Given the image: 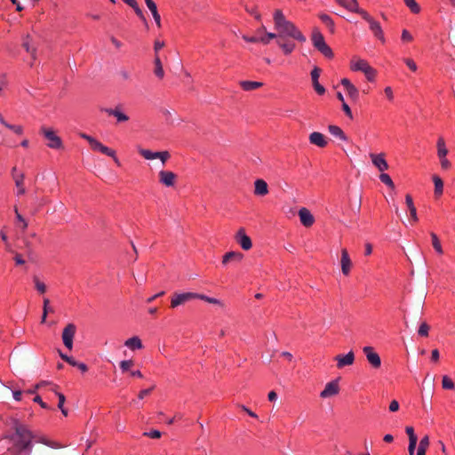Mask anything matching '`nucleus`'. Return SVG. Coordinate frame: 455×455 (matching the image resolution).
I'll return each mask as SVG.
<instances>
[{
  "mask_svg": "<svg viewBox=\"0 0 455 455\" xmlns=\"http://www.w3.org/2000/svg\"><path fill=\"white\" fill-rule=\"evenodd\" d=\"M433 181L435 184V195L436 196H440L443 191V182L437 175L433 176Z\"/></svg>",
  "mask_w": 455,
  "mask_h": 455,
  "instance_id": "obj_31",
  "label": "nucleus"
},
{
  "mask_svg": "<svg viewBox=\"0 0 455 455\" xmlns=\"http://www.w3.org/2000/svg\"><path fill=\"white\" fill-rule=\"evenodd\" d=\"M22 46L26 52L31 54L32 58L35 60L36 49L30 45V37L28 35L26 36V37L23 39Z\"/></svg>",
  "mask_w": 455,
  "mask_h": 455,
  "instance_id": "obj_34",
  "label": "nucleus"
},
{
  "mask_svg": "<svg viewBox=\"0 0 455 455\" xmlns=\"http://www.w3.org/2000/svg\"><path fill=\"white\" fill-rule=\"evenodd\" d=\"M154 386L150 388H146V389H142L140 391L139 395H138V398L140 400H142L146 395H149L152 390L154 389Z\"/></svg>",
  "mask_w": 455,
  "mask_h": 455,
  "instance_id": "obj_62",
  "label": "nucleus"
},
{
  "mask_svg": "<svg viewBox=\"0 0 455 455\" xmlns=\"http://www.w3.org/2000/svg\"><path fill=\"white\" fill-rule=\"evenodd\" d=\"M91 148L92 150L94 151H100V148H101V147L103 146V144L101 142H100L99 140H97L96 139H94L92 143L90 144Z\"/></svg>",
  "mask_w": 455,
  "mask_h": 455,
  "instance_id": "obj_63",
  "label": "nucleus"
},
{
  "mask_svg": "<svg viewBox=\"0 0 455 455\" xmlns=\"http://www.w3.org/2000/svg\"><path fill=\"white\" fill-rule=\"evenodd\" d=\"M406 6L411 10L413 13H419L420 12V7L417 4L415 0H403Z\"/></svg>",
  "mask_w": 455,
  "mask_h": 455,
  "instance_id": "obj_38",
  "label": "nucleus"
},
{
  "mask_svg": "<svg viewBox=\"0 0 455 455\" xmlns=\"http://www.w3.org/2000/svg\"><path fill=\"white\" fill-rule=\"evenodd\" d=\"M313 87L315 91L317 92V94L323 95L325 93V88L322 84H320L319 81L314 83Z\"/></svg>",
  "mask_w": 455,
  "mask_h": 455,
  "instance_id": "obj_57",
  "label": "nucleus"
},
{
  "mask_svg": "<svg viewBox=\"0 0 455 455\" xmlns=\"http://www.w3.org/2000/svg\"><path fill=\"white\" fill-rule=\"evenodd\" d=\"M363 73L365 75L367 80L370 82L373 81L375 78V76H376L375 69L373 68H371V66H369L366 69H364Z\"/></svg>",
  "mask_w": 455,
  "mask_h": 455,
  "instance_id": "obj_44",
  "label": "nucleus"
},
{
  "mask_svg": "<svg viewBox=\"0 0 455 455\" xmlns=\"http://www.w3.org/2000/svg\"><path fill=\"white\" fill-rule=\"evenodd\" d=\"M40 132L48 140V148L52 149H60L62 148L61 139L55 133V132L52 128L42 126L40 129Z\"/></svg>",
  "mask_w": 455,
  "mask_h": 455,
  "instance_id": "obj_5",
  "label": "nucleus"
},
{
  "mask_svg": "<svg viewBox=\"0 0 455 455\" xmlns=\"http://www.w3.org/2000/svg\"><path fill=\"white\" fill-rule=\"evenodd\" d=\"M57 386L54 385L53 387L52 388V390L56 394V395L58 396V399H59V403H58V408L59 409H62L64 407V403H65V401H66V397L65 395L62 394V393H60L57 391Z\"/></svg>",
  "mask_w": 455,
  "mask_h": 455,
  "instance_id": "obj_40",
  "label": "nucleus"
},
{
  "mask_svg": "<svg viewBox=\"0 0 455 455\" xmlns=\"http://www.w3.org/2000/svg\"><path fill=\"white\" fill-rule=\"evenodd\" d=\"M328 131L333 137L339 139L341 141L347 142L348 140L347 136L345 134L343 130L338 125H329Z\"/></svg>",
  "mask_w": 455,
  "mask_h": 455,
  "instance_id": "obj_24",
  "label": "nucleus"
},
{
  "mask_svg": "<svg viewBox=\"0 0 455 455\" xmlns=\"http://www.w3.org/2000/svg\"><path fill=\"white\" fill-rule=\"evenodd\" d=\"M379 180L382 183H384L389 188H391V189L395 188V184H394L391 177L387 173H385L384 172H381L379 175Z\"/></svg>",
  "mask_w": 455,
  "mask_h": 455,
  "instance_id": "obj_35",
  "label": "nucleus"
},
{
  "mask_svg": "<svg viewBox=\"0 0 455 455\" xmlns=\"http://www.w3.org/2000/svg\"><path fill=\"white\" fill-rule=\"evenodd\" d=\"M342 110L345 112L346 116L349 119H353L354 118L352 111H351V108H350V107L346 102H343V104H342Z\"/></svg>",
  "mask_w": 455,
  "mask_h": 455,
  "instance_id": "obj_59",
  "label": "nucleus"
},
{
  "mask_svg": "<svg viewBox=\"0 0 455 455\" xmlns=\"http://www.w3.org/2000/svg\"><path fill=\"white\" fill-rule=\"evenodd\" d=\"M437 147V156L438 158H443L446 156L448 154V149L446 148L445 141L443 137H439L436 142Z\"/></svg>",
  "mask_w": 455,
  "mask_h": 455,
  "instance_id": "obj_29",
  "label": "nucleus"
},
{
  "mask_svg": "<svg viewBox=\"0 0 455 455\" xmlns=\"http://www.w3.org/2000/svg\"><path fill=\"white\" fill-rule=\"evenodd\" d=\"M403 62L413 72L417 71L418 66L412 59L404 58Z\"/></svg>",
  "mask_w": 455,
  "mask_h": 455,
  "instance_id": "obj_48",
  "label": "nucleus"
},
{
  "mask_svg": "<svg viewBox=\"0 0 455 455\" xmlns=\"http://www.w3.org/2000/svg\"><path fill=\"white\" fill-rule=\"evenodd\" d=\"M339 387L338 380L337 379L332 380V381L328 382L325 385L323 390H322L320 393V397H322L323 399L329 398V397H331V396L339 394Z\"/></svg>",
  "mask_w": 455,
  "mask_h": 455,
  "instance_id": "obj_12",
  "label": "nucleus"
},
{
  "mask_svg": "<svg viewBox=\"0 0 455 455\" xmlns=\"http://www.w3.org/2000/svg\"><path fill=\"white\" fill-rule=\"evenodd\" d=\"M60 356L61 357L62 360H64L65 362H67L68 363H69L70 365L74 366L76 365V363L77 361H76L74 359V357L72 356H69L66 354H63L62 352L60 351Z\"/></svg>",
  "mask_w": 455,
  "mask_h": 455,
  "instance_id": "obj_50",
  "label": "nucleus"
},
{
  "mask_svg": "<svg viewBox=\"0 0 455 455\" xmlns=\"http://www.w3.org/2000/svg\"><path fill=\"white\" fill-rule=\"evenodd\" d=\"M340 265L341 271L344 275H348L352 267V261L348 255L347 249L343 248L341 250V258H340Z\"/></svg>",
  "mask_w": 455,
  "mask_h": 455,
  "instance_id": "obj_18",
  "label": "nucleus"
},
{
  "mask_svg": "<svg viewBox=\"0 0 455 455\" xmlns=\"http://www.w3.org/2000/svg\"><path fill=\"white\" fill-rule=\"evenodd\" d=\"M155 75L160 79L163 78L164 76L162 62L158 56H156L155 59Z\"/></svg>",
  "mask_w": 455,
  "mask_h": 455,
  "instance_id": "obj_33",
  "label": "nucleus"
},
{
  "mask_svg": "<svg viewBox=\"0 0 455 455\" xmlns=\"http://www.w3.org/2000/svg\"><path fill=\"white\" fill-rule=\"evenodd\" d=\"M76 332V326L74 323H68L62 331V341L64 346L68 349L73 348V339Z\"/></svg>",
  "mask_w": 455,
  "mask_h": 455,
  "instance_id": "obj_6",
  "label": "nucleus"
},
{
  "mask_svg": "<svg viewBox=\"0 0 455 455\" xmlns=\"http://www.w3.org/2000/svg\"><path fill=\"white\" fill-rule=\"evenodd\" d=\"M321 69L317 67H315L310 73L312 84L318 82L320 76Z\"/></svg>",
  "mask_w": 455,
  "mask_h": 455,
  "instance_id": "obj_49",
  "label": "nucleus"
},
{
  "mask_svg": "<svg viewBox=\"0 0 455 455\" xmlns=\"http://www.w3.org/2000/svg\"><path fill=\"white\" fill-rule=\"evenodd\" d=\"M196 299H199L204 300V301H206L208 303H211V304H216V305H220V301L218 299H215V298H212V297H208L206 295L200 294V293H197V297Z\"/></svg>",
  "mask_w": 455,
  "mask_h": 455,
  "instance_id": "obj_43",
  "label": "nucleus"
},
{
  "mask_svg": "<svg viewBox=\"0 0 455 455\" xmlns=\"http://www.w3.org/2000/svg\"><path fill=\"white\" fill-rule=\"evenodd\" d=\"M156 154L157 155L156 158H159L163 164H164L167 159L170 157L168 151L156 152Z\"/></svg>",
  "mask_w": 455,
  "mask_h": 455,
  "instance_id": "obj_54",
  "label": "nucleus"
},
{
  "mask_svg": "<svg viewBox=\"0 0 455 455\" xmlns=\"http://www.w3.org/2000/svg\"><path fill=\"white\" fill-rule=\"evenodd\" d=\"M5 127L12 130L16 134L20 135L23 133V127L21 125H14L8 123Z\"/></svg>",
  "mask_w": 455,
  "mask_h": 455,
  "instance_id": "obj_51",
  "label": "nucleus"
},
{
  "mask_svg": "<svg viewBox=\"0 0 455 455\" xmlns=\"http://www.w3.org/2000/svg\"><path fill=\"white\" fill-rule=\"evenodd\" d=\"M312 44L324 57L331 59L333 52L331 48L325 43L323 36L318 29H315L312 34Z\"/></svg>",
  "mask_w": 455,
  "mask_h": 455,
  "instance_id": "obj_3",
  "label": "nucleus"
},
{
  "mask_svg": "<svg viewBox=\"0 0 455 455\" xmlns=\"http://www.w3.org/2000/svg\"><path fill=\"white\" fill-rule=\"evenodd\" d=\"M401 39L403 42H411V41H412L413 37H412L411 34L407 29H403L402 31Z\"/></svg>",
  "mask_w": 455,
  "mask_h": 455,
  "instance_id": "obj_58",
  "label": "nucleus"
},
{
  "mask_svg": "<svg viewBox=\"0 0 455 455\" xmlns=\"http://www.w3.org/2000/svg\"><path fill=\"white\" fill-rule=\"evenodd\" d=\"M132 8L134 10L135 13L137 14V16L140 18V20L146 25L148 26V20L142 12V10L140 8V6L138 5V4L136 3L135 5L132 6Z\"/></svg>",
  "mask_w": 455,
  "mask_h": 455,
  "instance_id": "obj_42",
  "label": "nucleus"
},
{
  "mask_svg": "<svg viewBox=\"0 0 455 455\" xmlns=\"http://www.w3.org/2000/svg\"><path fill=\"white\" fill-rule=\"evenodd\" d=\"M429 446V438L427 435H425L422 437L419 441V444L418 446V450H421L423 451H427V448Z\"/></svg>",
  "mask_w": 455,
  "mask_h": 455,
  "instance_id": "obj_46",
  "label": "nucleus"
},
{
  "mask_svg": "<svg viewBox=\"0 0 455 455\" xmlns=\"http://www.w3.org/2000/svg\"><path fill=\"white\" fill-rule=\"evenodd\" d=\"M33 401L36 403H38L43 409H45V410H51L52 408L46 403H44L41 396L40 395H36L33 399Z\"/></svg>",
  "mask_w": 455,
  "mask_h": 455,
  "instance_id": "obj_55",
  "label": "nucleus"
},
{
  "mask_svg": "<svg viewBox=\"0 0 455 455\" xmlns=\"http://www.w3.org/2000/svg\"><path fill=\"white\" fill-rule=\"evenodd\" d=\"M99 152H100V153H102V154L111 157V156H115V152L116 151L111 149V148H108L107 146L103 145L101 147V148H100Z\"/></svg>",
  "mask_w": 455,
  "mask_h": 455,
  "instance_id": "obj_56",
  "label": "nucleus"
},
{
  "mask_svg": "<svg viewBox=\"0 0 455 455\" xmlns=\"http://www.w3.org/2000/svg\"><path fill=\"white\" fill-rule=\"evenodd\" d=\"M263 84L261 82H256V81H241L240 86L243 90L246 92L253 91L255 89H258L261 87Z\"/></svg>",
  "mask_w": 455,
  "mask_h": 455,
  "instance_id": "obj_27",
  "label": "nucleus"
},
{
  "mask_svg": "<svg viewBox=\"0 0 455 455\" xmlns=\"http://www.w3.org/2000/svg\"><path fill=\"white\" fill-rule=\"evenodd\" d=\"M319 18L322 20V22L330 29V31L333 33L335 25L331 17L329 16L328 14L323 13L319 16Z\"/></svg>",
  "mask_w": 455,
  "mask_h": 455,
  "instance_id": "obj_32",
  "label": "nucleus"
},
{
  "mask_svg": "<svg viewBox=\"0 0 455 455\" xmlns=\"http://www.w3.org/2000/svg\"><path fill=\"white\" fill-rule=\"evenodd\" d=\"M429 326L427 323H422L418 330V333L419 336L427 337L428 335Z\"/></svg>",
  "mask_w": 455,
  "mask_h": 455,
  "instance_id": "obj_47",
  "label": "nucleus"
},
{
  "mask_svg": "<svg viewBox=\"0 0 455 455\" xmlns=\"http://www.w3.org/2000/svg\"><path fill=\"white\" fill-rule=\"evenodd\" d=\"M259 42L263 44H268L270 43V40L275 39L276 44L279 46V37L277 33L274 32H267L264 36L259 37Z\"/></svg>",
  "mask_w": 455,
  "mask_h": 455,
  "instance_id": "obj_30",
  "label": "nucleus"
},
{
  "mask_svg": "<svg viewBox=\"0 0 455 455\" xmlns=\"http://www.w3.org/2000/svg\"><path fill=\"white\" fill-rule=\"evenodd\" d=\"M309 142L319 148H324L328 143L323 134L319 132H313L310 133Z\"/></svg>",
  "mask_w": 455,
  "mask_h": 455,
  "instance_id": "obj_20",
  "label": "nucleus"
},
{
  "mask_svg": "<svg viewBox=\"0 0 455 455\" xmlns=\"http://www.w3.org/2000/svg\"><path fill=\"white\" fill-rule=\"evenodd\" d=\"M124 346L132 350L142 348V342L137 336L132 337L125 340Z\"/></svg>",
  "mask_w": 455,
  "mask_h": 455,
  "instance_id": "obj_26",
  "label": "nucleus"
},
{
  "mask_svg": "<svg viewBox=\"0 0 455 455\" xmlns=\"http://www.w3.org/2000/svg\"><path fill=\"white\" fill-rule=\"evenodd\" d=\"M16 172H17V168L13 167L12 170V175L14 180L15 186L17 188L16 195L18 196H20L26 193V189L23 186V181H24L25 176L23 173H16Z\"/></svg>",
  "mask_w": 455,
  "mask_h": 455,
  "instance_id": "obj_15",
  "label": "nucleus"
},
{
  "mask_svg": "<svg viewBox=\"0 0 455 455\" xmlns=\"http://www.w3.org/2000/svg\"><path fill=\"white\" fill-rule=\"evenodd\" d=\"M336 2L342 7L346 8L347 11L351 12L357 13L359 15H363L365 10L359 7L356 0H350L349 2L346 0H336Z\"/></svg>",
  "mask_w": 455,
  "mask_h": 455,
  "instance_id": "obj_16",
  "label": "nucleus"
},
{
  "mask_svg": "<svg viewBox=\"0 0 455 455\" xmlns=\"http://www.w3.org/2000/svg\"><path fill=\"white\" fill-rule=\"evenodd\" d=\"M145 4L150 12L152 13V16L154 18V20L158 28L161 27V16L157 11L156 4L153 0H145Z\"/></svg>",
  "mask_w": 455,
  "mask_h": 455,
  "instance_id": "obj_22",
  "label": "nucleus"
},
{
  "mask_svg": "<svg viewBox=\"0 0 455 455\" xmlns=\"http://www.w3.org/2000/svg\"><path fill=\"white\" fill-rule=\"evenodd\" d=\"M33 281L35 283L36 289L40 293H44L46 291V285L43 282H41L36 276H34Z\"/></svg>",
  "mask_w": 455,
  "mask_h": 455,
  "instance_id": "obj_45",
  "label": "nucleus"
},
{
  "mask_svg": "<svg viewBox=\"0 0 455 455\" xmlns=\"http://www.w3.org/2000/svg\"><path fill=\"white\" fill-rule=\"evenodd\" d=\"M440 164L442 169L447 170L451 167V162L447 159L446 156H443V158H439Z\"/></svg>",
  "mask_w": 455,
  "mask_h": 455,
  "instance_id": "obj_61",
  "label": "nucleus"
},
{
  "mask_svg": "<svg viewBox=\"0 0 455 455\" xmlns=\"http://www.w3.org/2000/svg\"><path fill=\"white\" fill-rule=\"evenodd\" d=\"M273 20L274 28L279 37V48L284 55H290L295 50L294 40L300 43L306 41V36L294 23L285 18L281 10L277 9L274 12Z\"/></svg>",
  "mask_w": 455,
  "mask_h": 455,
  "instance_id": "obj_1",
  "label": "nucleus"
},
{
  "mask_svg": "<svg viewBox=\"0 0 455 455\" xmlns=\"http://www.w3.org/2000/svg\"><path fill=\"white\" fill-rule=\"evenodd\" d=\"M144 435L153 439H157L161 437V432L158 430H151L149 432H145Z\"/></svg>",
  "mask_w": 455,
  "mask_h": 455,
  "instance_id": "obj_60",
  "label": "nucleus"
},
{
  "mask_svg": "<svg viewBox=\"0 0 455 455\" xmlns=\"http://www.w3.org/2000/svg\"><path fill=\"white\" fill-rule=\"evenodd\" d=\"M159 182L165 187H173L177 179L174 172L162 170L159 172Z\"/></svg>",
  "mask_w": 455,
  "mask_h": 455,
  "instance_id": "obj_13",
  "label": "nucleus"
},
{
  "mask_svg": "<svg viewBox=\"0 0 455 455\" xmlns=\"http://www.w3.org/2000/svg\"><path fill=\"white\" fill-rule=\"evenodd\" d=\"M139 153H140V155H141L147 160L156 159V156H157L156 154V152H153V151L148 150V149H144V148H140L139 149Z\"/></svg>",
  "mask_w": 455,
  "mask_h": 455,
  "instance_id": "obj_39",
  "label": "nucleus"
},
{
  "mask_svg": "<svg viewBox=\"0 0 455 455\" xmlns=\"http://www.w3.org/2000/svg\"><path fill=\"white\" fill-rule=\"evenodd\" d=\"M405 432L408 435L409 442L418 441L417 435L414 433V429L412 427H406Z\"/></svg>",
  "mask_w": 455,
  "mask_h": 455,
  "instance_id": "obj_52",
  "label": "nucleus"
},
{
  "mask_svg": "<svg viewBox=\"0 0 455 455\" xmlns=\"http://www.w3.org/2000/svg\"><path fill=\"white\" fill-rule=\"evenodd\" d=\"M340 84L344 86L348 97L353 101L359 100V90L351 83L348 78H342Z\"/></svg>",
  "mask_w": 455,
  "mask_h": 455,
  "instance_id": "obj_11",
  "label": "nucleus"
},
{
  "mask_svg": "<svg viewBox=\"0 0 455 455\" xmlns=\"http://www.w3.org/2000/svg\"><path fill=\"white\" fill-rule=\"evenodd\" d=\"M13 433L7 435L12 443L8 451L12 455H31L33 450V433L24 424L15 419L12 424Z\"/></svg>",
  "mask_w": 455,
  "mask_h": 455,
  "instance_id": "obj_2",
  "label": "nucleus"
},
{
  "mask_svg": "<svg viewBox=\"0 0 455 455\" xmlns=\"http://www.w3.org/2000/svg\"><path fill=\"white\" fill-rule=\"evenodd\" d=\"M431 238H432V244L435 251L439 254H443V248L441 245V243L437 237V235L435 233H431Z\"/></svg>",
  "mask_w": 455,
  "mask_h": 455,
  "instance_id": "obj_37",
  "label": "nucleus"
},
{
  "mask_svg": "<svg viewBox=\"0 0 455 455\" xmlns=\"http://www.w3.org/2000/svg\"><path fill=\"white\" fill-rule=\"evenodd\" d=\"M236 242L240 244V246L245 250L248 251L251 248L252 243L251 238L245 234V231L243 228H240L235 235Z\"/></svg>",
  "mask_w": 455,
  "mask_h": 455,
  "instance_id": "obj_17",
  "label": "nucleus"
},
{
  "mask_svg": "<svg viewBox=\"0 0 455 455\" xmlns=\"http://www.w3.org/2000/svg\"><path fill=\"white\" fill-rule=\"evenodd\" d=\"M442 387L443 389L451 390L455 386L451 379H450L448 376H443L442 379Z\"/></svg>",
  "mask_w": 455,
  "mask_h": 455,
  "instance_id": "obj_41",
  "label": "nucleus"
},
{
  "mask_svg": "<svg viewBox=\"0 0 455 455\" xmlns=\"http://www.w3.org/2000/svg\"><path fill=\"white\" fill-rule=\"evenodd\" d=\"M362 18L368 22L369 28L374 36L384 44L386 42V38L379 22L375 20L366 11L363 13Z\"/></svg>",
  "mask_w": 455,
  "mask_h": 455,
  "instance_id": "obj_4",
  "label": "nucleus"
},
{
  "mask_svg": "<svg viewBox=\"0 0 455 455\" xmlns=\"http://www.w3.org/2000/svg\"><path fill=\"white\" fill-rule=\"evenodd\" d=\"M417 442L418 441L409 442V446H408L409 455H414L415 450H416V447H417Z\"/></svg>",
  "mask_w": 455,
  "mask_h": 455,
  "instance_id": "obj_64",
  "label": "nucleus"
},
{
  "mask_svg": "<svg viewBox=\"0 0 455 455\" xmlns=\"http://www.w3.org/2000/svg\"><path fill=\"white\" fill-rule=\"evenodd\" d=\"M267 193H268L267 183L261 179L256 180L254 182V194L259 196H264Z\"/></svg>",
  "mask_w": 455,
  "mask_h": 455,
  "instance_id": "obj_21",
  "label": "nucleus"
},
{
  "mask_svg": "<svg viewBox=\"0 0 455 455\" xmlns=\"http://www.w3.org/2000/svg\"><path fill=\"white\" fill-rule=\"evenodd\" d=\"M405 203H406L407 207L409 209V212H410L411 219L414 221H418L417 210H416V207H415V205L413 204V200H412V197L411 196V195H406V196H405Z\"/></svg>",
  "mask_w": 455,
  "mask_h": 455,
  "instance_id": "obj_28",
  "label": "nucleus"
},
{
  "mask_svg": "<svg viewBox=\"0 0 455 455\" xmlns=\"http://www.w3.org/2000/svg\"><path fill=\"white\" fill-rule=\"evenodd\" d=\"M134 365L133 360H123L119 363V368L122 372H126L132 371V367Z\"/></svg>",
  "mask_w": 455,
  "mask_h": 455,
  "instance_id": "obj_36",
  "label": "nucleus"
},
{
  "mask_svg": "<svg viewBox=\"0 0 455 455\" xmlns=\"http://www.w3.org/2000/svg\"><path fill=\"white\" fill-rule=\"evenodd\" d=\"M100 110L108 116L116 117L117 123H124L129 120V116L122 111V107L120 105L116 106L115 108H102Z\"/></svg>",
  "mask_w": 455,
  "mask_h": 455,
  "instance_id": "obj_9",
  "label": "nucleus"
},
{
  "mask_svg": "<svg viewBox=\"0 0 455 455\" xmlns=\"http://www.w3.org/2000/svg\"><path fill=\"white\" fill-rule=\"evenodd\" d=\"M197 297L196 292L175 293L171 299V307L175 308Z\"/></svg>",
  "mask_w": 455,
  "mask_h": 455,
  "instance_id": "obj_8",
  "label": "nucleus"
},
{
  "mask_svg": "<svg viewBox=\"0 0 455 455\" xmlns=\"http://www.w3.org/2000/svg\"><path fill=\"white\" fill-rule=\"evenodd\" d=\"M243 258V255L238 251H228L222 259V265H228L231 262H240Z\"/></svg>",
  "mask_w": 455,
  "mask_h": 455,
  "instance_id": "obj_23",
  "label": "nucleus"
},
{
  "mask_svg": "<svg viewBox=\"0 0 455 455\" xmlns=\"http://www.w3.org/2000/svg\"><path fill=\"white\" fill-rule=\"evenodd\" d=\"M15 213L17 220L21 223L22 230H25L28 228L27 220L22 217V215L18 212L17 209H15Z\"/></svg>",
  "mask_w": 455,
  "mask_h": 455,
  "instance_id": "obj_53",
  "label": "nucleus"
},
{
  "mask_svg": "<svg viewBox=\"0 0 455 455\" xmlns=\"http://www.w3.org/2000/svg\"><path fill=\"white\" fill-rule=\"evenodd\" d=\"M299 217L301 224L307 228L311 227L315 222V218L307 208H300L299 211Z\"/></svg>",
  "mask_w": 455,
  "mask_h": 455,
  "instance_id": "obj_19",
  "label": "nucleus"
},
{
  "mask_svg": "<svg viewBox=\"0 0 455 455\" xmlns=\"http://www.w3.org/2000/svg\"><path fill=\"white\" fill-rule=\"evenodd\" d=\"M373 165L381 172L388 169V164L384 157V154H370Z\"/></svg>",
  "mask_w": 455,
  "mask_h": 455,
  "instance_id": "obj_14",
  "label": "nucleus"
},
{
  "mask_svg": "<svg viewBox=\"0 0 455 455\" xmlns=\"http://www.w3.org/2000/svg\"><path fill=\"white\" fill-rule=\"evenodd\" d=\"M363 352L366 356L368 363L374 369H379L381 366V359L379 355L375 352L374 348L370 346H366L363 348Z\"/></svg>",
  "mask_w": 455,
  "mask_h": 455,
  "instance_id": "obj_7",
  "label": "nucleus"
},
{
  "mask_svg": "<svg viewBox=\"0 0 455 455\" xmlns=\"http://www.w3.org/2000/svg\"><path fill=\"white\" fill-rule=\"evenodd\" d=\"M369 63L363 59H355L354 58L350 62V68L352 71H361L363 72L369 67Z\"/></svg>",
  "mask_w": 455,
  "mask_h": 455,
  "instance_id": "obj_25",
  "label": "nucleus"
},
{
  "mask_svg": "<svg viewBox=\"0 0 455 455\" xmlns=\"http://www.w3.org/2000/svg\"><path fill=\"white\" fill-rule=\"evenodd\" d=\"M335 361L337 362V367L339 369H342L346 366L352 365L355 362V354L353 351H349L348 353L343 355L339 354L335 356Z\"/></svg>",
  "mask_w": 455,
  "mask_h": 455,
  "instance_id": "obj_10",
  "label": "nucleus"
}]
</instances>
